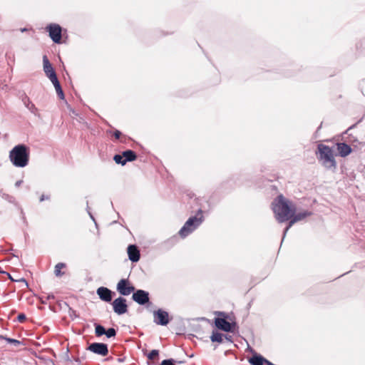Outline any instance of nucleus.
Masks as SVG:
<instances>
[{"instance_id":"nucleus-1","label":"nucleus","mask_w":365,"mask_h":365,"mask_svg":"<svg viewBox=\"0 0 365 365\" xmlns=\"http://www.w3.org/2000/svg\"><path fill=\"white\" fill-rule=\"evenodd\" d=\"M272 210L277 220L282 223L289 220L295 212V207L282 195L278 196L272 202Z\"/></svg>"},{"instance_id":"nucleus-2","label":"nucleus","mask_w":365,"mask_h":365,"mask_svg":"<svg viewBox=\"0 0 365 365\" xmlns=\"http://www.w3.org/2000/svg\"><path fill=\"white\" fill-rule=\"evenodd\" d=\"M9 158L15 167L24 168L29 164V149L24 144H19L10 150Z\"/></svg>"},{"instance_id":"nucleus-3","label":"nucleus","mask_w":365,"mask_h":365,"mask_svg":"<svg viewBox=\"0 0 365 365\" xmlns=\"http://www.w3.org/2000/svg\"><path fill=\"white\" fill-rule=\"evenodd\" d=\"M202 216L200 217H197L196 216L190 217L183 227L180 230L179 235L182 237L187 236L201 224L202 222Z\"/></svg>"},{"instance_id":"nucleus-4","label":"nucleus","mask_w":365,"mask_h":365,"mask_svg":"<svg viewBox=\"0 0 365 365\" xmlns=\"http://www.w3.org/2000/svg\"><path fill=\"white\" fill-rule=\"evenodd\" d=\"M321 160H323V165L327 168H335L336 161L333 151L326 145L321 144Z\"/></svg>"},{"instance_id":"nucleus-5","label":"nucleus","mask_w":365,"mask_h":365,"mask_svg":"<svg viewBox=\"0 0 365 365\" xmlns=\"http://www.w3.org/2000/svg\"><path fill=\"white\" fill-rule=\"evenodd\" d=\"M112 305L114 312L118 315H122L128 312L126 299L123 297H120L115 299L113 302Z\"/></svg>"},{"instance_id":"nucleus-6","label":"nucleus","mask_w":365,"mask_h":365,"mask_svg":"<svg viewBox=\"0 0 365 365\" xmlns=\"http://www.w3.org/2000/svg\"><path fill=\"white\" fill-rule=\"evenodd\" d=\"M118 292L123 296H128L135 290V287L130 285L128 279H122L117 284Z\"/></svg>"},{"instance_id":"nucleus-7","label":"nucleus","mask_w":365,"mask_h":365,"mask_svg":"<svg viewBox=\"0 0 365 365\" xmlns=\"http://www.w3.org/2000/svg\"><path fill=\"white\" fill-rule=\"evenodd\" d=\"M88 350L94 354H98V355H101L103 356H106L108 354V345L106 344H103V343H98V342L92 343L88 346Z\"/></svg>"},{"instance_id":"nucleus-8","label":"nucleus","mask_w":365,"mask_h":365,"mask_svg":"<svg viewBox=\"0 0 365 365\" xmlns=\"http://www.w3.org/2000/svg\"><path fill=\"white\" fill-rule=\"evenodd\" d=\"M49 36L55 43H60L61 39V27L58 24H50L47 26Z\"/></svg>"},{"instance_id":"nucleus-9","label":"nucleus","mask_w":365,"mask_h":365,"mask_svg":"<svg viewBox=\"0 0 365 365\" xmlns=\"http://www.w3.org/2000/svg\"><path fill=\"white\" fill-rule=\"evenodd\" d=\"M154 322L158 325H167L169 323L168 313L162 309L155 311L154 312Z\"/></svg>"},{"instance_id":"nucleus-10","label":"nucleus","mask_w":365,"mask_h":365,"mask_svg":"<svg viewBox=\"0 0 365 365\" xmlns=\"http://www.w3.org/2000/svg\"><path fill=\"white\" fill-rule=\"evenodd\" d=\"M133 300L140 305H144L149 302V293L142 289H138L132 296Z\"/></svg>"},{"instance_id":"nucleus-11","label":"nucleus","mask_w":365,"mask_h":365,"mask_svg":"<svg viewBox=\"0 0 365 365\" xmlns=\"http://www.w3.org/2000/svg\"><path fill=\"white\" fill-rule=\"evenodd\" d=\"M43 71L51 81L57 78L56 73L46 56L43 57Z\"/></svg>"},{"instance_id":"nucleus-12","label":"nucleus","mask_w":365,"mask_h":365,"mask_svg":"<svg viewBox=\"0 0 365 365\" xmlns=\"http://www.w3.org/2000/svg\"><path fill=\"white\" fill-rule=\"evenodd\" d=\"M310 212L307 211H304L302 212H299L297 214L293 213L292 217L289 220V224L284 230V236L286 235L287 232L289 230V228L297 222L300 221L306 218L307 216L310 215Z\"/></svg>"},{"instance_id":"nucleus-13","label":"nucleus","mask_w":365,"mask_h":365,"mask_svg":"<svg viewBox=\"0 0 365 365\" xmlns=\"http://www.w3.org/2000/svg\"><path fill=\"white\" fill-rule=\"evenodd\" d=\"M96 292L101 300L106 302H111L113 292L108 288L101 287L98 288Z\"/></svg>"},{"instance_id":"nucleus-14","label":"nucleus","mask_w":365,"mask_h":365,"mask_svg":"<svg viewBox=\"0 0 365 365\" xmlns=\"http://www.w3.org/2000/svg\"><path fill=\"white\" fill-rule=\"evenodd\" d=\"M128 258L133 262H136L140 259V252L135 245H130L128 247Z\"/></svg>"},{"instance_id":"nucleus-15","label":"nucleus","mask_w":365,"mask_h":365,"mask_svg":"<svg viewBox=\"0 0 365 365\" xmlns=\"http://www.w3.org/2000/svg\"><path fill=\"white\" fill-rule=\"evenodd\" d=\"M215 326L225 331H231V324L227 322L226 319L222 318H216L215 319Z\"/></svg>"},{"instance_id":"nucleus-16","label":"nucleus","mask_w":365,"mask_h":365,"mask_svg":"<svg viewBox=\"0 0 365 365\" xmlns=\"http://www.w3.org/2000/svg\"><path fill=\"white\" fill-rule=\"evenodd\" d=\"M336 145L339 153L341 157H346L351 153V147L344 143H337Z\"/></svg>"},{"instance_id":"nucleus-17","label":"nucleus","mask_w":365,"mask_h":365,"mask_svg":"<svg viewBox=\"0 0 365 365\" xmlns=\"http://www.w3.org/2000/svg\"><path fill=\"white\" fill-rule=\"evenodd\" d=\"M122 154L124 157L123 163L133 161L137 158L135 153L131 150L123 151Z\"/></svg>"},{"instance_id":"nucleus-18","label":"nucleus","mask_w":365,"mask_h":365,"mask_svg":"<svg viewBox=\"0 0 365 365\" xmlns=\"http://www.w3.org/2000/svg\"><path fill=\"white\" fill-rule=\"evenodd\" d=\"M264 360L265 359L259 355H254L252 357L250 358L249 362L252 365H263Z\"/></svg>"},{"instance_id":"nucleus-19","label":"nucleus","mask_w":365,"mask_h":365,"mask_svg":"<svg viewBox=\"0 0 365 365\" xmlns=\"http://www.w3.org/2000/svg\"><path fill=\"white\" fill-rule=\"evenodd\" d=\"M51 82H52V83L53 84V86L55 87L57 95L59 97V98L63 99L64 98V93L63 92V90L61 88V86L60 85V83H59L58 78L52 81Z\"/></svg>"},{"instance_id":"nucleus-20","label":"nucleus","mask_w":365,"mask_h":365,"mask_svg":"<svg viewBox=\"0 0 365 365\" xmlns=\"http://www.w3.org/2000/svg\"><path fill=\"white\" fill-rule=\"evenodd\" d=\"M66 267V264L63 262H59L55 266L54 273L56 277H61L63 275V272H61V269Z\"/></svg>"},{"instance_id":"nucleus-21","label":"nucleus","mask_w":365,"mask_h":365,"mask_svg":"<svg viewBox=\"0 0 365 365\" xmlns=\"http://www.w3.org/2000/svg\"><path fill=\"white\" fill-rule=\"evenodd\" d=\"M106 329L105 328L98 324H95V334L96 336H101L105 334Z\"/></svg>"},{"instance_id":"nucleus-22","label":"nucleus","mask_w":365,"mask_h":365,"mask_svg":"<svg viewBox=\"0 0 365 365\" xmlns=\"http://www.w3.org/2000/svg\"><path fill=\"white\" fill-rule=\"evenodd\" d=\"M210 339L213 342L217 341L221 343L223 341V335L219 332H213Z\"/></svg>"},{"instance_id":"nucleus-23","label":"nucleus","mask_w":365,"mask_h":365,"mask_svg":"<svg viewBox=\"0 0 365 365\" xmlns=\"http://www.w3.org/2000/svg\"><path fill=\"white\" fill-rule=\"evenodd\" d=\"M113 160L117 164H121L122 165H125L126 163H123L124 157L122 155H115Z\"/></svg>"},{"instance_id":"nucleus-24","label":"nucleus","mask_w":365,"mask_h":365,"mask_svg":"<svg viewBox=\"0 0 365 365\" xmlns=\"http://www.w3.org/2000/svg\"><path fill=\"white\" fill-rule=\"evenodd\" d=\"M105 334L108 338L114 337L116 335V330L114 328H109L106 330Z\"/></svg>"},{"instance_id":"nucleus-25","label":"nucleus","mask_w":365,"mask_h":365,"mask_svg":"<svg viewBox=\"0 0 365 365\" xmlns=\"http://www.w3.org/2000/svg\"><path fill=\"white\" fill-rule=\"evenodd\" d=\"M8 343L9 344H12L15 346H19L20 344H21V342L19 340H16V339H11V338H9V337H3Z\"/></svg>"},{"instance_id":"nucleus-26","label":"nucleus","mask_w":365,"mask_h":365,"mask_svg":"<svg viewBox=\"0 0 365 365\" xmlns=\"http://www.w3.org/2000/svg\"><path fill=\"white\" fill-rule=\"evenodd\" d=\"M158 354H159V352L158 350L156 349H153L152 350L149 354L148 355V358L150 359V360H153L155 359L157 356H158Z\"/></svg>"},{"instance_id":"nucleus-27","label":"nucleus","mask_w":365,"mask_h":365,"mask_svg":"<svg viewBox=\"0 0 365 365\" xmlns=\"http://www.w3.org/2000/svg\"><path fill=\"white\" fill-rule=\"evenodd\" d=\"M175 361L173 359L163 360L160 365H175Z\"/></svg>"},{"instance_id":"nucleus-28","label":"nucleus","mask_w":365,"mask_h":365,"mask_svg":"<svg viewBox=\"0 0 365 365\" xmlns=\"http://www.w3.org/2000/svg\"><path fill=\"white\" fill-rule=\"evenodd\" d=\"M17 319L19 322L22 323L25 321L26 319V315L23 313L21 314H19L17 317Z\"/></svg>"},{"instance_id":"nucleus-29","label":"nucleus","mask_w":365,"mask_h":365,"mask_svg":"<svg viewBox=\"0 0 365 365\" xmlns=\"http://www.w3.org/2000/svg\"><path fill=\"white\" fill-rule=\"evenodd\" d=\"M121 135V133L119 130H115L114 132V136L116 139H118Z\"/></svg>"},{"instance_id":"nucleus-30","label":"nucleus","mask_w":365,"mask_h":365,"mask_svg":"<svg viewBox=\"0 0 365 365\" xmlns=\"http://www.w3.org/2000/svg\"><path fill=\"white\" fill-rule=\"evenodd\" d=\"M46 299L47 300H50V299H54V295L53 294H49L46 296Z\"/></svg>"},{"instance_id":"nucleus-31","label":"nucleus","mask_w":365,"mask_h":365,"mask_svg":"<svg viewBox=\"0 0 365 365\" xmlns=\"http://www.w3.org/2000/svg\"><path fill=\"white\" fill-rule=\"evenodd\" d=\"M45 199H49L48 196H45L44 195H42L40 197V202H43Z\"/></svg>"},{"instance_id":"nucleus-32","label":"nucleus","mask_w":365,"mask_h":365,"mask_svg":"<svg viewBox=\"0 0 365 365\" xmlns=\"http://www.w3.org/2000/svg\"><path fill=\"white\" fill-rule=\"evenodd\" d=\"M316 146H317V148H316L315 153H316V155H317L319 153V143H317Z\"/></svg>"},{"instance_id":"nucleus-33","label":"nucleus","mask_w":365,"mask_h":365,"mask_svg":"<svg viewBox=\"0 0 365 365\" xmlns=\"http://www.w3.org/2000/svg\"><path fill=\"white\" fill-rule=\"evenodd\" d=\"M22 183V181L21 180H18L16 182V187H19L21 185V184Z\"/></svg>"},{"instance_id":"nucleus-34","label":"nucleus","mask_w":365,"mask_h":365,"mask_svg":"<svg viewBox=\"0 0 365 365\" xmlns=\"http://www.w3.org/2000/svg\"><path fill=\"white\" fill-rule=\"evenodd\" d=\"M21 213H22V215H24L23 212H21ZM23 219L25 220V216L24 215H23Z\"/></svg>"}]
</instances>
